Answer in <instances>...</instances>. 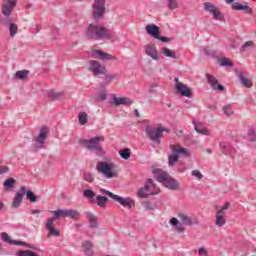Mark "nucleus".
I'll return each instance as SVG.
<instances>
[{"instance_id":"nucleus-2","label":"nucleus","mask_w":256,"mask_h":256,"mask_svg":"<svg viewBox=\"0 0 256 256\" xmlns=\"http://www.w3.org/2000/svg\"><path fill=\"white\" fill-rule=\"evenodd\" d=\"M153 175L159 183H163V185L170 189L171 191L179 190V182L175 180V178L171 177L169 173L163 171L162 169L156 168L153 169Z\"/></svg>"},{"instance_id":"nucleus-59","label":"nucleus","mask_w":256,"mask_h":256,"mask_svg":"<svg viewBox=\"0 0 256 256\" xmlns=\"http://www.w3.org/2000/svg\"><path fill=\"white\" fill-rule=\"evenodd\" d=\"M191 175H193V177H197L198 179H203V174H201L199 170H193Z\"/></svg>"},{"instance_id":"nucleus-28","label":"nucleus","mask_w":256,"mask_h":256,"mask_svg":"<svg viewBox=\"0 0 256 256\" xmlns=\"http://www.w3.org/2000/svg\"><path fill=\"white\" fill-rule=\"evenodd\" d=\"M182 225H185L186 227H191L195 225V222L191 220V217H189L187 214H179L178 215Z\"/></svg>"},{"instance_id":"nucleus-23","label":"nucleus","mask_w":256,"mask_h":256,"mask_svg":"<svg viewBox=\"0 0 256 256\" xmlns=\"http://www.w3.org/2000/svg\"><path fill=\"white\" fill-rule=\"evenodd\" d=\"M192 123H193L194 129H195L196 133H198V135H205L206 137H209V135H211V131H209V129H207L205 126H203V124L197 125L195 123V120H192Z\"/></svg>"},{"instance_id":"nucleus-41","label":"nucleus","mask_w":256,"mask_h":256,"mask_svg":"<svg viewBox=\"0 0 256 256\" xmlns=\"http://www.w3.org/2000/svg\"><path fill=\"white\" fill-rule=\"evenodd\" d=\"M119 155L121 157V159H125L127 161V159L131 158V149L129 148H124L119 150Z\"/></svg>"},{"instance_id":"nucleus-48","label":"nucleus","mask_w":256,"mask_h":256,"mask_svg":"<svg viewBox=\"0 0 256 256\" xmlns=\"http://www.w3.org/2000/svg\"><path fill=\"white\" fill-rule=\"evenodd\" d=\"M83 197H85L86 199H94L95 191L91 189H86L83 191Z\"/></svg>"},{"instance_id":"nucleus-39","label":"nucleus","mask_w":256,"mask_h":256,"mask_svg":"<svg viewBox=\"0 0 256 256\" xmlns=\"http://www.w3.org/2000/svg\"><path fill=\"white\" fill-rule=\"evenodd\" d=\"M161 51L165 57H169L170 59H178L177 56H175V51H172L167 47H163Z\"/></svg>"},{"instance_id":"nucleus-61","label":"nucleus","mask_w":256,"mask_h":256,"mask_svg":"<svg viewBox=\"0 0 256 256\" xmlns=\"http://www.w3.org/2000/svg\"><path fill=\"white\" fill-rule=\"evenodd\" d=\"M146 185H150L151 187H153V189H157V185H155V183H153V179H151V178L147 179Z\"/></svg>"},{"instance_id":"nucleus-52","label":"nucleus","mask_w":256,"mask_h":256,"mask_svg":"<svg viewBox=\"0 0 256 256\" xmlns=\"http://www.w3.org/2000/svg\"><path fill=\"white\" fill-rule=\"evenodd\" d=\"M1 239L4 241V243H8L9 245L13 244V239L9 237V234L3 232L1 233Z\"/></svg>"},{"instance_id":"nucleus-26","label":"nucleus","mask_w":256,"mask_h":256,"mask_svg":"<svg viewBox=\"0 0 256 256\" xmlns=\"http://www.w3.org/2000/svg\"><path fill=\"white\" fill-rule=\"evenodd\" d=\"M86 218L89 221L90 229H97V227H99V222H97V217L93 213L88 212L86 214Z\"/></svg>"},{"instance_id":"nucleus-25","label":"nucleus","mask_w":256,"mask_h":256,"mask_svg":"<svg viewBox=\"0 0 256 256\" xmlns=\"http://www.w3.org/2000/svg\"><path fill=\"white\" fill-rule=\"evenodd\" d=\"M82 247L84 249L85 255L87 256L95 255V251H93V244L91 243V241L86 240L84 243H82Z\"/></svg>"},{"instance_id":"nucleus-18","label":"nucleus","mask_w":256,"mask_h":256,"mask_svg":"<svg viewBox=\"0 0 256 256\" xmlns=\"http://www.w3.org/2000/svg\"><path fill=\"white\" fill-rule=\"evenodd\" d=\"M92 57H94V59H101V61H111V59H115V56L101 50H93Z\"/></svg>"},{"instance_id":"nucleus-49","label":"nucleus","mask_w":256,"mask_h":256,"mask_svg":"<svg viewBox=\"0 0 256 256\" xmlns=\"http://www.w3.org/2000/svg\"><path fill=\"white\" fill-rule=\"evenodd\" d=\"M149 195H151L149 192H147V190H145L144 187L140 188L138 191V197H140V199H147V197H149Z\"/></svg>"},{"instance_id":"nucleus-64","label":"nucleus","mask_w":256,"mask_h":256,"mask_svg":"<svg viewBox=\"0 0 256 256\" xmlns=\"http://www.w3.org/2000/svg\"><path fill=\"white\" fill-rule=\"evenodd\" d=\"M178 223H179V220L177 218H172L170 220V225H172V227H175Z\"/></svg>"},{"instance_id":"nucleus-10","label":"nucleus","mask_w":256,"mask_h":256,"mask_svg":"<svg viewBox=\"0 0 256 256\" xmlns=\"http://www.w3.org/2000/svg\"><path fill=\"white\" fill-rule=\"evenodd\" d=\"M204 10H206L210 15H213L216 21H221L223 19V14L219 11V8L215 6L213 3L205 2Z\"/></svg>"},{"instance_id":"nucleus-24","label":"nucleus","mask_w":256,"mask_h":256,"mask_svg":"<svg viewBox=\"0 0 256 256\" xmlns=\"http://www.w3.org/2000/svg\"><path fill=\"white\" fill-rule=\"evenodd\" d=\"M55 220L53 218H48L46 222V229L49 230L50 235H54L55 237H59V230L53 227Z\"/></svg>"},{"instance_id":"nucleus-20","label":"nucleus","mask_w":256,"mask_h":256,"mask_svg":"<svg viewBox=\"0 0 256 256\" xmlns=\"http://www.w3.org/2000/svg\"><path fill=\"white\" fill-rule=\"evenodd\" d=\"M146 33L150 35V37L157 39L159 37V26L155 24H148L146 26Z\"/></svg>"},{"instance_id":"nucleus-56","label":"nucleus","mask_w":256,"mask_h":256,"mask_svg":"<svg viewBox=\"0 0 256 256\" xmlns=\"http://www.w3.org/2000/svg\"><path fill=\"white\" fill-rule=\"evenodd\" d=\"M253 45V41H247L244 43V45L240 48L241 53H245L247 47H251Z\"/></svg>"},{"instance_id":"nucleus-22","label":"nucleus","mask_w":256,"mask_h":256,"mask_svg":"<svg viewBox=\"0 0 256 256\" xmlns=\"http://www.w3.org/2000/svg\"><path fill=\"white\" fill-rule=\"evenodd\" d=\"M3 25H4V27H9L10 37L17 35V31H19V26H17V24H15V23H12L11 19H6L3 22Z\"/></svg>"},{"instance_id":"nucleus-57","label":"nucleus","mask_w":256,"mask_h":256,"mask_svg":"<svg viewBox=\"0 0 256 256\" xmlns=\"http://www.w3.org/2000/svg\"><path fill=\"white\" fill-rule=\"evenodd\" d=\"M175 227L177 233H185V228L183 227V223H178Z\"/></svg>"},{"instance_id":"nucleus-3","label":"nucleus","mask_w":256,"mask_h":256,"mask_svg":"<svg viewBox=\"0 0 256 256\" xmlns=\"http://www.w3.org/2000/svg\"><path fill=\"white\" fill-rule=\"evenodd\" d=\"M101 141V136H95L91 139H80L79 143L91 153H95L99 157H103L105 155V152L103 151V147L101 146Z\"/></svg>"},{"instance_id":"nucleus-17","label":"nucleus","mask_w":256,"mask_h":256,"mask_svg":"<svg viewBox=\"0 0 256 256\" xmlns=\"http://www.w3.org/2000/svg\"><path fill=\"white\" fill-rule=\"evenodd\" d=\"M7 3L2 5V15L5 17H9L11 15V11L17 7V0H6Z\"/></svg>"},{"instance_id":"nucleus-9","label":"nucleus","mask_w":256,"mask_h":256,"mask_svg":"<svg viewBox=\"0 0 256 256\" xmlns=\"http://www.w3.org/2000/svg\"><path fill=\"white\" fill-rule=\"evenodd\" d=\"M88 69H89V71H91V73H93L94 77H99V75L105 74V70L107 68H105V66L101 65V63L99 61L91 60L89 62Z\"/></svg>"},{"instance_id":"nucleus-42","label":"nucleus","mask_w":256,"mask_h":256,"mask_svg":"<svg viewBox=\"0 0 256 256\" xmlns=\"http://www.w3.org/2000/svg\"><path fill=\"white\" fill-rule=\"evenodd\" d=\"M78 121L80 125H87V122L89 121V116L85 112H80L78 114Z\"/></svg>"},{"instance_id":"nucleus-15","label":"nucleus","mask_w":256,"mask_h":256,"mask_svg":"<svg viewBox=\"0 0 256 256\" xmlns=\"http://www.w3.org/2000/svg\"><path fill=\"white\" fill-rule=\"evenodd\" d=\"M24 195H25V186H21L19 191L16 192V195L12 201L13 209H18V207H21V203H23Z\"/></svg>"},{"instance_id":"nucleus-40","label":"nucleus","mask_w":256,"mask_h":256,"mask_svg":"<svg viewBox=\"0 0 256 256\" xmlns=\"http://www.w3.org/2000/svg\"><path fill=\"white\" fill-rule=\"evenodd\" d=\"M96 101H105L107 99V89L102 86L101 91L96 95Z\"/></svg>"},{"instance_id":"nucleus-32","label":"nucleus","mask_w":256,"mask_h":256,"mask_svg":"<svg viewBox=\"0 0 256 256\" xmlns=\"http://www.w3.org/2000/svg\"><path fill=\"white\" fill-rule=\"evenodd\" d=\"M232 9H234L235 11H248V13H251V11H253V9H251V7H249L248 5L239 4L237 2L232 4Z\"/></svg>"},{"instance_id":"nucleus-12","label":"nucleus","mask_w":256,"mask_h":256,"mask_svg":"<svg viewBox=\"0 0 256 256\" xmlns=\"http://www.w3.org/2000/svg\"><path fill=\"white\" fill-rule=\"evenodd\" d=\"M144 51L148 57H151L154 61H159L161 59V56L159 55V51L155 47V45L147 44L144 47Z\"/></svg>"},{"instance_id":"nucleus-37","label":"nucleus","mask_w":256,"mask_h":256,"mask_svg":"<svg viewBox=\"0 0 256 256\" xmlns=\"http://www.w3.org/2000/svg\"><path fill=\"white\" fill-rule=\"evenodd\" d=\"M66 217H69V219H79V217H81V213L77 210L67 209Z\"/></svg>"},{"instance_id":"nucleus-63","label":"nucleus","mask_w":256,"mask_h":256,"mask_svg":"<svg viewBox=\"0 0 256 256\" xmlns=\"http://www.w3.org/2000/svg\"><path fill=\"white\" fill-rule=\"evenodd\" d=\"M9 172V167L7 166H2L0 168V175H3V173H8Z\"/></svg>"},{"instance_id":"nucleus-38","label":"nucleus","mask_w":256,"mask_h":256,"mask_svg":"<svg viewBox=\"0 0 256 256\" xmlns=\"http://www.w3.org/2000/svg\"><path fill=\"white\" fill-rule=\"evenodd\" d=\"M49 99H53L54 101H59L63 97L62 92H55L54 90L48 91Z\"/></svg>"},{"instance_id":"nucleus-30","label":"nucleus","mask_w":256,"mask_h":256,"mask_svg":"<svg viewBox=\"0 0 256 256\" xmlns=\"http://www.w3.org/2000/svg\"><path fill=\"white\" fill-rule=\"evenodd\" d=\"M227 221L225 220V214H221L220 212L216 213L215 225L216 227H223Z\"/></svg>"},{"instance_id":"nucleus-45","label":"nucleus","mask_w":256,"mask_h":256,"mask_svg":"<svg viewBox=\"0 0 256 256\" xmlns=\"http://www.w3.org/2000/svg\"><path fill=\"white\" fill-rule=\"evenodd\" d=\"M29 75V70H20L15 73L16 79H27V76Z\"/></svg>"},{"instance_id":"nucleus-36","label":"nucleus","mask_w":256,"mask_h":256,"mask_svg":"<svg viewBox=\"0 0 256 256\" xmlns=\"http://www.w3.org/2000/svg\"><path fill=\"white\" fill-rule=\"evenodd\" d=\"M25 195H26V199H28L30 203L37 202V195H35V193H33V191L31 190H27V187H25Z\"/></svg>"},{"instance_id":"nucleus-47","label":"nucleus","mask_w":256,"mask_h":256,"mask_svg":"<svg viewBox=\"0 0 256 256\" xmlns=\"http://www.w3.org/2000/svg\"><path fill=\"white\" fill-rule=\"evenodd\" d=\"M168 9L174 10L179 8V2L176 0H166Z\"/></svg>"},{"instance_id":"nucleus-21","label":"nucleus","mask_w":256,"mask_h":256,"mask_svg":"<svg viewBox=\"0 0 256 256\" xmlns=\"http://www.w3.org/2000/svg\"><path fill=\"white\" fill-rule=\"evenodd\" d=\"M170 148L179 157H181V155L183 157H191V153H189V150L187 148H184V147H181V146L175 147L173 145H171Z\"/></svg>"},{"instance_id":"nucleus-13","label":"nucleus","mask_w":256,"mask_h":256,"mask_svg":"<svg viewBox=\"0 0 256 256\" xmlns=\"http://www.w3.org/2000/svg\"><path fill=\"white\" fill-rule=\"evenodd\" d=\"M207 83L212 87L213 91H225V86L219 84V80L211 74H206Z\"/></svg>"},{"instance_id":"nucleus-27","label":"nucleus","mask_w":256,"mask_h":256,"mask_svg":"<svg viewBox=\"0 0 256 256\" xmlns=\"http://www.w3.org/2000/svg\"><path fill=\"white\" fill-rule=\"evenodd\" d=\"M103 75L104 78V84H101V87H105V85H110V83L113 81V79H117V74H109L107 73V69L104 70V74H100Z\"/></svg>"},{"instance_id":"nucleus-43","label":"nucleus","mask_w":256,"mask_h":256,"mask_svg":"<svg viewBox=\"0 0 256 256\" xmlns=\"http://www.w3.org/2000/svg\"><path fill=\"white\" fill-rule=\"evenodd\" d=\"M220 67H233L234 64L229 58L223 57L219 59Z\"/></svg>"},{"instance_id":"nucleus-55","label":"nucleus","mask_w":256,"mask_h":256,"mask_svg":"<svg viewBox=\"0 0 256 256\" xmlns=\"http://www.w3.org/2000/svg\"><path fill=\"white\" fill-rule=\"evenodd\" d=\"M229 207H231V203L230 202H226L220 210H218L217 212L220 213V215H225V211H227V209H229Z\"/></svg>"},{"instance_id":"nucleus-19","label":"nucleus","mask_w":256,"mask_h":256,"mask_svg":"<svg viewBox=\"0 0 256 256\" xmlns=\"http://www.w3.org/2000/svg\"><path fill=\"white\" fill-rule=\"evenodd\" d=\"M91 203H96L100 209H107V203H109V196L97 195L95 200H91Z\"/></svg>"},{"instance_id":"nucleus-11","label":"nucleus","mask_w":256,"mask_h":256,"mask_svg":"<svg viewBox=\"0 0 256 256\" xmlns=\"http://www.w3.org/2000/svg\"><path fill=\"white\" fill-rule=\"evenodd\" d=\"M175 89L182 97H188V99L193 97V90L183 83L176 84Z\"/></svg>"},{"instance_id":"nucleus-31","label":"nucleus","mask_w":256,"mask_h":256,"mask_svg":"<svg viewBox=\"0 0 256 256\" xmlns=\"http://www.w3.org/2000/svg\"><path fill=\"white\" fill-rule=\"evenodd\" d=\"M238 77L240 79V83H242L244 87H247L248 89H251V87H253V82L247 77L243 76V73L240 72Z\"/></svg>"},{"instance_id":"nucleus-8","label":"nucleus","mask_w":256,"mask_h":256,"mask_svg":"<svg viewBox=\"0 0 256 256\" xmlns=\"http://www.w3.org/2000/svg\"><path fill=\"white\" fill-rule=\"evenodd\" d=\"M49 127L42 126L40 128L39 134L36 138H34V147L35 149H43L45 147V141L47 137H49Z\"/></svg>"},{"instance_id":"nucleus-29","label":"nucleus","mask_w":256,"mask_h":256,"mask_svg":"<svg viewBox=\"0 0 256 256\" xmlns=\"http://www.w3.org/2000/svg\"><path fill=\"white\" fill-rule=\"evenodd\" d=\"M63 219L67 218V209H57L54 211V216L51 218L54 221H57V219Z\"/></svg>"},{"instance_id":"nucleus-7","label":"nucleus","mask_w":256,"mask_h":256,"mask_svg":"<svg viewBox=\"0 0 256 256\" xmlns=\"http://www.w3.org/2000/svg\"><path fill=\"white\" fill-rule=\"evenodd\" d=\"M145 133L150 141H153V143H157L158 145L161 143V138L163 137V130L159 129V127L153 128L151 127V125H147L145 127Z\"/></svg>"},{"instance_id":"nucleus-50","label":"nucleus","mask_w":256,"mask_h":256,"mask_svg":"<svg viewBox=\"0 0 256 256\" xmlns=\"http://www.w3.org/2000/svg\"><path fill=\"white\" fill-rule=\"evenodd\" d=\"M143 207L146 211H155V209H157V205L152 204L151 202H144Z\"/></svg>"},{"instance_id":"nucleus-58","label":"nucleus","mask_w":256,"mask_h":256,"mask_svg":"<svg viewBox=\"0 0 256 256\" xmlns=\"http://www.w3.org/2000/svg\"><path fill=\"white\" fill-rule=\"evenodd\" d=\"M156 39H158V41H161L162 43H169V42H171V38L166 37V36L158 35V37Z\"/></svg>"},{"instance_id":"nucleus-53","label":"nucleus","mask_w":256,"mask_h":256,"mask_svg":"<svg viewBox=\"0 0 256 256\" xmlns=\"http://www.w3.org/2000/svg\"><path fill=\"white\" fill-rule=\"evenodd\" d=\"M151 189H153V186H150L149 184L144 185V191L149 192L150 195H157L159 193L157 189L156 190H151Z\"/></svg>"},{"instance_id":"nucleus-16","label":"nucleus","mask_w":256,"mask_h":256,"mask_svg":"<svg viewBox=\"0 0 256 256\" xmlns=\"http://www.w3.org/2000/svg\"><path fill=\"white\" fill-rule=\"evenodd\" d=\"M219 149L223 155H233L235 154V147L231 145L228 141H221L219 143Z\"/></svg>"},{"instance_id":"nucleus-14","label":"nucleus","mask_w":256,"mask_h":256,"mask_svg":"<svg viewBox=\"0 0 256 256\" xmlns=\"http://www.w3.org/2000/svg\"><path fill=\"white\" fill-rule=\"evenodd\" d=\"M112 105L119 107L120 105H133V100L127 97H117V94H112Z\"/></svg>"},{"instance_id":"nucleus-62","label":"nucleus","mask_w":256,"mask_h":256,"mask_svg":"<svg viewBox=\"0 0 256 256\" xmlns=\"http://www.w3.org/2000/svg\"><path fill=\"white\" fill-rule=\"evenodd\" d=\"M159 87V85H157V84H152L151 86H150V93H157V88Z\"/></svg>"},{"instance_id":"nucleus-34","label":"nucleus","mask_w":256,"mask_h":256,"mask_svg":"<svg viewBox=\"0 0 256 256\" xmlns=\"http://www.w3.org/2000/svg\"><path fill=\"white\" fill-rule=\"evenodd\" d=\"M177 161H179V156L175 153V151H172V154L168 156V165L170 167H175Z\"/></svg>"},{"instance_id":"nucleus-51","label":"nucleus","mask_w":256,"mask_h":256,"mask_svg":"<svg viewBox=\"0 0 256 256\" xmlns=\"http://www.w3.org/2000/svg\"><path fill=\"white\" fill-rule=\"evenodd\" d=\"M223 113L224 115H227V117H231V115H233V109H231V104H227L223 107Z\"/></svg>"},{"instance_id":"nucleus-35","label":"nucleus","mask_w":256,"mask_h":256,"mask_svg":"<svg viewBox=\"0 0 256 256\" xmlns=\"http://www.w3.org/2000/svg\"><path fill=\"white\" fill-rule=\"evenodd\" d=\"M15 179L14 178H8L4 181V188L6 191H11L12 189L15 188Z\"/></svg>"},{"instance_id":"nucleus-33","label":"nucleus","mask_w":256,"mask_h":256,"mask_svg":"<svg viewBox=\"0 0 256 256\" xmlns=\"http://www.w3.org/2000/svg\"><path fill=\"white\" fill-rule=\"evenodd\" d=\"M12 245L28 247V249H32L36 251L37 247L35 245L28 244L27 242H23L21 240H12Z\"/></svg>"},{"instance_id":"nucleus-44","label":"nucleus","mask_w":256,"mask_h":256,"mask_svg":"<svg viewBox=\"0 0 256 256\" xmlns=\"http://www.w3.org/2000/svg\"><path fill=\"white\" fill-rule=\"evenodd\" d=\"M16 256H40V255L31 250H20L17 252Z\"/></svg>"},{"instance_id":"nucleus-54","label":"nucleus","mask_w":256,"mask_h":256,"mask_svg":"<svg viewBox=\"0 0 256 256\" xmlns=\"http://www.w3.org/2000/svg\"><path fill=\"white\" fill-rule=\"evenodd\" d=\"M84 181H87L88 183H93V181H95V177H93L91 172H85L84 173Z\"/></svg>"},{"instance_id":"nucleus-1","label":"nucleus","mask_w":256,"mask_h":256,"mask_svg":"<svg viewBox=\"0 0 256 256\" xmlns=\"http://www.w3.org/2000/svg\"><path fill=\"white\" fill-rule=\"evenodd\" d=\"M85 37L88 41H103L113 39L115 32L101 25L90 24L86 30Z\"/></svg>"},{"instance_id":"nucleus-60","label":"nucleus","mask_w":256,"mask_h":256,"mask_svg":"<svg viewBox=\"0 0 256 256\" xmlns=\"http://www.w3.org/2000/svg\"><path fill=\"white\" fill-rule=\"evenodd\" d=\"M204 53H205V55H207L208 57H217V51L205 50Z\"/></svg>"},{"instance_id":"nucleus-46","label":"nucleus","mask_w":256,"mask_h":256,"mask_svg":"<svg viewBox=\"0 0 256 256\" xmlns=\"http://www.w3.org/2000/svg\"><path fill=\"white\" fill-rule=\"evenodd\" d=\"M248 141H250L251 143H255L256 142V131H255V128H251L248 131Z\"/></svg>"},{"instance_id":"nucleus-6","label":"nucleus","mask_w":256,"mask_h":256,"mask_svg":"<svg viewBox=\"0 0 256 256\" xmlns=\"http://www.w3.org/2000/svg\"><path fill=\"white\" fill-rule=\"evenodd\" d=\"M105 0H94L92 5V15L94 21H101L105 17Z\"/></svg>"},{"instance_id":"nucleus-5","label":"nucleus","mask_w":256,"mask_h":256,"mask_svg":"<svg viewBox=\"0 0 256 256\" xmlns=\"http://www.w3.org/2000/svg\"><path fill=\"white\" fill-rule=\"evenodd\" d=\"M115 164L109 163L107 161H101L96 164V170L101 173L106 179H113L117 177V172H115Z\"/></svg>"},{"instance_id":"nucleus-4","label":"nucleus","mask_w":256,"mask_h":256,"mask_svg":"<svg viewBox=\"0 0 256 256\" xmlns=\"http://www.w3.org/2000/svg\"><path fill=\"white\" fill-rule=\"evenodd\" d=\"M99 191L103 195H107L112 201H116V203H119L122 207H126L127 209H131L132 205H135V201L131 197L123 198L105 188H100Z\"/></svg>"}]
</instances>
